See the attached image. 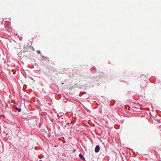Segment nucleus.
<instances>
[{
	"mask_svg": "<svg viewBox=\"0 0 161 161\" xmlns=\"http://www.w3.org/2000/svg\"><path fill=\"white\" fill-rule=\"evenodd\" d=\"M100 150V147L99 145H97L96 147L95 151L96 153H98Z\"/></svg>",
	"mask_w": 161,
	"mask_h": 161,
	"instance_id": "f257e3e1",
	"label": "nucleus"
},
{
	"mask_svg": "<svg viewBox=\"0 0 161 161\" xmlns=\"http://www.w3.org/2000/svg\"><path fill=\"white\" fill-rule=\"evenodd\" d=\"M24 52H28L29 51V50L30 49V47H24Z\"/></svg>",
	"mask_w": 161,
	"mask_h": 161,
	"instance_id": "f03ea898",
	"label": "nucleus"
},
{
	"mask_svg": "<svg viewBox=\"0 0 161 161\" xmlns=\"http://www.w3.org/2000/svg\"><path fill=\"white\" fill-rule=\"evenodd\" d=\"M79 156L81 160H85V158L81 154H80H80L79 155Z\"/></svg>",
	"mask_w": 161,
	"mask_h": 161,
	"instance_id": "7ed1b4c3",
	"label": "nucleus"
},
{
	"mask_svg": "<svg viewBox=\"0 0 161 161\" xmlns=\"http://www.w3.org/2000/svg\"><path fill=\"white\" fill-rule=\"evenodd\" d=\"M14 108L16 109L17 110H18L19 112H20L21 111V109L19 108H17L16 106L14 107Z\"/></svg>",
	"mask_w": 161,
	"mask_h": 161,
	"instance_id": "20e7f679",
	"label": "nucleus"
},
{
	"mask_svg": "<svg viewBox=\"0 0 161 161\" xmlns=\"http://www.w3.org/2000/svg\"><path fill=\"white\" fill-rule=\"evenodd\" d=\"M37 53H39H39H40V51H37Z\"/></svg>",
	"mask_w": 161,
	"mask_h": 161,
	"instance_id": "39448f33",
	"label": "nucleus"
},
{
	"mask_svg": "<svg viewBox=\"0 0 161 161\" xmlns=\"http://www.w3.org/2000/svg\"><path fill=\"white\" fill-rule=\"evenodd\" d=\"M29 57H31V55H30L29 56Z\"/></svg>",
	"mask_w": 161,
	"mask_h": 161,
	"instance_id": "423d86ee",
	"label": "nucleus"
},
{
	"mask_svg": "<svg viewBox=\"0 0 161 161\" xmlns=\"http://www.w3.org/2000/svg\"><path fill=\"white\" fill-rule=\"evenodd\" d=\"M1 101V100L0 99V101Z\"/></svg>",
	"mask_w": 161,
	"mask_h": 161,
	"instance_id": "0eeeda50",
	"label": "nucleus"
}]
</instances>
